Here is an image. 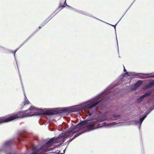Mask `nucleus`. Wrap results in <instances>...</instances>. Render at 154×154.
Masks as SVG:
<instances>
[{
	"label": "nucleus",
	"mask_w": 154,
	"mask_h": 154,
	"mask_svg": "<svg viewBox=\"0 0 154 154\" xmlns=\"http://www.w3.org/2000/svg\"><path fill=\"white\" fill-rule=\"evenodd\" d=\"M111 90H104L92 98V104L99 106L101 108L105 110L103 113L97 112L93 116L88 117L85 120H80L77 124L72 125L66 131L69 137L72 136L76 133L78 131L76 129H80V127L85 125L86 128L85 132H89L92 130L102 128H111L113 127L116 125L115 122L107 123H103L100 126V123L105 121L116 120L120 119L124 116L126 110L128 109L127 105H121L119 106L111 105L109 107L107 105L113 100H116L120 96L125 94V91L121 90L119 92L116 93L111 91Z\"/></svg>",
	"instance_id": "1"
},
{
	"label": "nucleus",
	"mask_w": 154,
	"mask_h": 154,
	"mask_svg": "<svg viewBox=\"0 0 154 154\" xmlns=\"http://www.w3.org/2000/svg\"><path fill=\"white\" fill-rule=\"evenodd\" d=\"M92 98L79 104L68 107L53 108H38L31 106L27 110L19 111L15 113L9 114L5 117V123L8 122L16 119H22L33 116L46 115L48 116L53 115H60L63 113H69L73 112H78L84 110L85 109H90L89 112L91 114H94L96 111L93 109L98 103L92 104Z\"/></svg>",
	"instance_id": "2"
},
{
	"label": "nucleus",
	"mask_w": 154,
	"mask_h": 154,
	"mask_svg": "<svg viewBox=\"0 0 154 154\" xmlns=\"http://www.w3.org/2000/svg\"><path fill=\"white\" fill-rule=\"evenodd\" d=\"M29 136L30 133L26 130L18 131L14 138L7 140L2 143V146L0 147V154L4 153H5V154H29V146L26 145V151L24 153H20L13 152L12 150V146L13 145H17L18 143H20L22 141H25L23 144H26L27 142L29 143ZM35 149H34L30 152V154H35Z\"/></svg>",
	"instance_id": "3"
},
{
	"label": "nucleus",
	"mask_w": 154,
	"mask_h": 154,
	"mask_svg": "<svg viewBox=\"0 0 154 154\" xmlns=\"http://www.w3.org/2000/svg\"><path fill=\"white\" fill-rule=\"evenodd\" d=\"M123 71L124 73L121 75L119 78H118L117 80L114 82L109 86H108L104 90V92L106 91L111 90V91L118 93L119 92V91L121 90H123L125 91V90L122 87L121 89H117V86L120 85H126L129 83V84L131 82V79L127 78L125 75L127 76L131 77L132 78H137L141 79H143L144 77L141 75L142 73H136L135 72H128L125 69V66H123Z\"/></svg>",
	"instance_id": "4"
},
{
	"label": "nucleus",
	"mask_w": 154,
	"mask_h": 154,
	"mask_svg": "<svg viewBox=\"0 0 154 154\" xmlns=\"http://www.w3.org/2000/svg\"><path fill=\"white\" fill-rule=\"evenodd\" d=\"M146 117V116L144 117L142 115L140 116L138 119L134 120V122L136 125H142V123Z\"/></svg>",
	"instance_id": "5"
},
{
	"label": "nucleus",
	"mask_w": 154,
	"mask_h": 154,
	"mask_svg": "<svg viewBox=\"0 0 154 154\" xmlns=\"http://www.w3.org/2000/svg\"><path fill=\"white\" fill-rule=\"evenodd\" d=\"M20 80L21 81V83L22 87L23 89V90H24V87H23V82H22V79H21V76L20 75ZM23 91H24V105H25L26 104H29V103H30V102L28 100L27 98L25 92V91H24V90H23Z\"/></svg>",
	"instance_id": "6"
},
{
	"label": "nucleus",
	"mask_w": 154,
	"mask_h": 154,
	"mask_svg": "<svg viewBox=\"0 0 154 154\" xmlns=\"http://www.w3.org/2000/svg\"><path fill=\"white\" fill-rule=\"evenodd\" d=\"M141 75H142L144 77V78L143 79L149 78H152L154 79V72L148 73H142Z\"/></svg>",
	"instance_id": "7"
},
{
	"label": "nucleus",
	"mask_w": 154,
	"mask_h": 154,
	"mask_svg": "<svg viewBox=\"0 0 154 154\" xmlns=\"http://www.w3.org/2000/svg\"><path fill=\"white\" fill-rule=\"evenodd\" d=\"M65 1V0H60V2H59V5L58 6V8H61V9H60L59 11H58L57 13H58L62 9L65 8V6L63 5V2Z\"/></svg>",
	"instance_id": "8"
},
{
	"label": "nucleus",
	"mask_w": 154,
	"mask_h": 154,
	"mask_svg": "<svg viewBox=\"0 0 154 154\" xmlns=\"http://www.w3.org/2000/svg\"><path fill=\"white\" fill-rule=\"evenodd\" d=\"M81 134H77L75 135L73 137H72L71 139H70L69 140H68L67 141V142L68 143V144L71 141H72L73 140H74L75 138H76L78 136H79Z\"/></svg>",
	"instance_id": "9"
},
{
	"label": "nucleus",
	"mask_w": 154,
	"mask_h": 154,
	"mask_svg": "<svg viewBox=\"0 0 154 154\" xmlns=\"http://www.w3.org/2000/svg\"><path fill=\"white\" fill-rule=\"evenodd\" d=\"M52 16L51 15L48 18H47L43 22V23L41 24V25L42 26H44L46 23H47L51 19H51L48 20V19L49 18L52 17Z\"/></svg>",
	"instance_id": "10"
},
{
	"label": "nucleus",
	"mask_w": 154,
	"mask_h": 154,
	"mask_svg": "<svg viewBox=\"0 0 154 154\" xmlns=\"http://www.w3.org/2000/svg\"><path fill=\"white\" fill-rule=\"evenodd\" d=\"M154 109V107L153 108H152L151 109V110H150V109H149L146 112V113H145V114H144L143 115H142L144 117V116H146V117L147 116V115L149 114L151 112L152 110H153V109Z\"/></svg>",
	"instance_id": "11"
},
{
	"label": "nucleus",
	"mask_w": 154,
	"mask_h": 154,
	"mask_svg": "<svg viewBox=\"0 0 154 154\" xmlns=\"http://www.w3.org/2000/svg\"><path fill=\"white\" fill-rule=\"evenodd\" d=\"M152 81H154V82H150L148 83L147 85L148 87L151 88L154 85V80H153Z\"/></svg>",
	"instance_id": "12"
},
{
	"label": "nucleus",
	"mask_w": 154,
	"mask_h": 154,
	"mask_svg": "<svg viewBox=\"0 0 154 154\" xmlns=\"http://www.w3.org/2000/svg\"><path fill=\"white\" fill-rule=\"evenodd\" d=\"M146 97L144 95V94H143L141 95V96L137 100L140 101H141L142 100L143 98L145 97Z\"/></svg>",
	"instance_id": "13"
},
{
	"label": "nucleus",
	"mask_w": 154,
	"mask_h": 154,
	"mask_svg": "<svg viewBox=\"0 0 154 154\" xmlns=\"http://www.w3.org/2000/svg\"><path fill=\"white\" fill-rule=\"evenodd\" d=\"M136 89V87L135 86H132L130 87L129 89V92H131L135 91Z\"/></svg>",
	"instance_id": "14"
},
{
	"label": "nucleus",
	"mask_w": 154,
	"mask_h": 154,
	"mask_svg": "<svg viewBox=\"0 0 154 154\" xmlns=\"http://www.w3.org/2000/svg\"><path fill=\"white\" fill-rule=\"evenodd\" d=\"M122 19V18H120V19L117 22V23L115 25H112V24H110L109 23H107V24H109L111 26H113L114 29H115V32H116V25H117V24Z\"/></svg>",
	"instance_id": "15"
},
{
	"label": "nucleus",
	"mask_w": 154,
	"mask_h": 154,
	"mask_svg": "<svg viewBox=\"0 0 154 154\" xmlns=\"http://www.w3.org/2000/svg\"><path fill=\"white\" fill-rule=\"evenodd\" d=\"M142 83V81L141 80L138 81L135 84H134L135 85H140Z\"/></svg>",
	"instance_id": "16"
},
{
	"label": "nucleus",
	"mask_w": 154,
	"mask_h": 154,
	"mask_svg": "<svg viewBox=\"0 0 154 154\" xmlns=\"http://www.w3.org/2000/svg\"><path fill=\"white\" fill-rule=\"evenodd\" d=\"M20 47L18 48H17L14 51H13L12 50H10V51H11L12 52V53L14 54H16L17 51L19 49Z\"/></svg>",
	"instance_id": "17"
},
{
	"label": "nucleus",
	"mask_w": 154,
	"mask_h": 154,
	"mask_svg": "<svg viewBox=\"0 0 154 154\" xmlns=\"http://www.w3.org/2000/svg\"><path fill=\"white\" fill-rule=\"evenodd\" d=\"M151 92H148L144 94V95L146 97L150 96L151 95Z\"/></svg>",
	"instance_id": "18"
},
{
	"label": "nucleus",
	"mask_w": 154,
	"mask_h": 154,
	"mask_svg": "<svg viewBox=\"0 0 154 154\" xmlns=\"http://www.w3.org/2000/svg\"><path fill=\"white\" fill-rule=\"evenodd\" d=\"M60 8H58V7L56 9V10L51 14V15L52 16L53 15V14H54V13L56 12L58 10H59L60 9H61Z\"/></svg>",
	"instance_id": "19"
},
{
	"label": "nucleus",
	"mask_w": 154,
	"mask_h": 154,
	"mask_svg": "<svg viewBox=\"0 0 154 154\" xmlns=\"http://www.w3.org/2000/svg\"><path fill=\"white\" fill-rule=\"evenodd\" d=\"M68 8L69 9H70L71 10L74 11V10H75V8H73V7H71V6H70L69 5L68 6Z\"/></svg>",
	"instance_id": "20"
},
{
	"label": "nucleus",
	"mask_w": 154,
	"mask_h": 154,
	"mask_svg": "<svg viewBox=\"0 0 154 154\" xmlns=\"http://www.w3.org/2000/svg\"><path fill=\"white\" fill-rule=\"evenodd\" d=\"M63 5L65 6V7L66 6H68L69 5L67 4L66 2V0H65V1L64 2V4Z\"/></svg>",
	"instance_id": "21"
},
{
	"label": "nucleus",
	"mask_w": 154,
	"mask_h": 154,
	"mask_svg": "<svg viewBox=\"0 0 154 154\" xmlns=\"http://www.w3.org/2000/svg\"><path fill=\"white\" fill-rule=\"evenodd\" d=\"M80 11L81 10H79L77 9H76L75 8V10H74V11H75L76 12H77L78 13H80Z\"/></svg>",
	"instance_id": "22"
},
{
	"label": "nucleus",
	"mask_w": 154,
	"mask_h": 154,
	"mask_svg": "<svg viewBox=\"0 0 154 154\" xmlns=\"http://www.w3.org/2000/svg\"><path fill=\"white\" fill-rule=\"evenodd\" d=\"M15 54H14V57L15 59V60H16V63L17 64V67L18 68V66L17 61L16 59V58Z\"/></svg>",
	"instance_id": "23"
},
{
	"label": "nucleus",
	"mask_w": 154,
	"mask_h": 154,
	"mask_svg": "<svg viewBox=\"0 0 154 154\" xmlns=\"http://www.w3.org/2000/svg\"><path fill=\"white\" fill-rule=\"evenodd\" d=\"M86 15L92 17V18L94 17V16L91 14H86Z\"/></svg>",
	"instance_id": "24"
},
{
	"label": "nucleus",
	"mask_w": 154,
	"mask_h": 154,
	"mask_svg": "<svg viewBox=\"0 0 154 154\" xmlns=\"http://www.w3.org/2000/svg\"><path fill=\"white\" fill-rule=\"evenodd\" d=\"M39 30V29H37L33 32V33L35 34L37 32H38Z\"/></svg>",
	"instance_id": "25"
},
{
	"label": "nucleus",
	"mask_w": 154,
	"mask_h": 154,
	"mask_svg": "<svg viewBox=\"0 0 154 154\" xmlns=\"http://www.w3.org/2000/svg\"><path fill=\"white\" fill-rule=\"evenodd\" d=\"M25 43V42H24L23 43H22L20 46L19 47H20V48H21L22 46H23V45H24V44Z\"/></svg>",
	"instance_id": "26"
},
{
	"label": "nucleus",
	"mask_w": 154,
	"mask_h": 154,
	"mask_svg": "<svg viewBox=\"0 0 154 154\" xmlns=\"http://www.w3.org/2000/svg\"><path fill=\"white\" fill-rule=\"evenodd\" d=\"M134 2H133L131 4V5L129 6V8H128V9L126 11L125 13L131 7V6L132 5V4L134 3Z\"/></svg>",
	"instance_id": "27"
},
{
	"label": "nucleus",
	"mask_w": 154,
	"mask_h": 154,
	"mask_svg": "<svg viewBox=\"0 0 154 154\" xmlns=\"http://www.w3.org/2000/svg\"><path fill=\"white\" fill-rule=\"evenodd\" d=\"M80 13L81 14H83L84 15H86V14H84V13H83V12H82V11H80V13Z\"/></svg>",
	"instance_id": "28"
},
{
	"label": "nucleus",
	"mask_w": 154,
	"mask_h": 154,
	"mask_svg": "<svg viewBox=\"0 0 154 154\" xmlns=\"http://www.w3.org/2000/svg\"><path fill=\"white\" fill-rule=\"evenodd\" d=\"M93 18H95V19H96L97 20H100L101 21H102V22H103V21H102V20H100V19H98L97 18H96V17H95L94 16V17H93Z\"/></svg>",
	"instance_id": "29"
},
{
	"label": "nucleus",
	"mask_w": 154,
	"mask_h": 154,
	"mask_svg": "<svg viewBox=\"0 0 154 154\" xmlns=\"http://www.w3.org/2000/svg\"><path fill=\"white\" fill-rule=\"evenodd\" d=\"M30 38L29 37H28L25 41H24V42H25L26 43V42H27V41H28V40H29V38Z\"/></svg>",
	"instance_id": "30"
},
{
	"label": "nucleus",
	"mask_w": 154,
	"mask_h": 154,
	"mask_svg": "<svg viewBox=\"0 0 154 154\" xmlns=\"http://www.w3.org/2000/svg\"><path fill=\"white\" fill-rule=\"evenodd\" d=\"M141 125H138V128L139 129H140L141 128Z\"/></svg>",
	"instance_id": "31"
},
{
	"label": "nucleus",
	"mask_w": 154,
	"mask_h": 154,
	"mask_svg": "<svg viewBox=\"0 0 154 154\" xmlns=\"http://www.w3.org/2000/svg\"><path fill=\"white\" fill-rule=\"evenodd\" d=\"M116 40H117V45H118V41H117V38H116ZM118 53H119V49L118 45Z\"/></svg>",
	"instance_id": "32"
},
{
	"label": "nucleus",
	"mask_w": 154,
	"mask_h": 154,
	"mask_svg": "<svg viewBox=\"0 0 154 154\" xmlns=\"http://www.w3.org/2000/svg\"><path fill=\"white\" fill-rule=\"evenodd\" d=\"M34 33H33V32L29 37L30 38L32 37Z\"/></svg>",
	"instance_id": "33"
},
{
	"label": "nucleus",
	"mask_w": 154,
	"mask_h": 154,
	"mask_svg": "<svg viewBox=\"0 0 154 154\" xmlns=\"http://www.w3.org/2000/svg\"><path fill=\"white\" fill-rule=\"evenodd\" d=\"M66 147L63 151V153L64 154V153L65 152H66Z\"/></svg>",
	"instance_id": "34"
},
{
	"label": "nucleus",
	"mask_w": 154,
	"mask_h": 154,
	"mask_svg": "<svg viewBox=\"0 0 154 154\" xmlns=\"http://www.w3.org/2000/svg\"><path fill=\"white\" fill-rule=\"evenodd\" d=\"M41 26H41H41H39V27H38L39 29H40L41 28Z\"/></svg>",
	"instance_id": "35"
},
{
	"label": "nucleus",
	"mask_w": 154,
	"mask_h": 154,
	"mask_svg": "<svg viewBox=\"0 0 154 154\" xmlns=\"http://www.w3.org/2000/svg\"><path fill=\"white\" fill-rule=\"evenodd\" d=\"M152 107H153V108L154 107V102L153 103V104Z\"/></svg>",
	"instance_id": "36"
},
{
	"label": "nucleus",
	"mask_w": 154,
	"mask_h": 154,
	"mask_svg": "<svg viewBox=\"0 0 154 154\" xmlns=\"http://www.w3.org/2000/svg\"><path fill=\"white\" fill-rule=\"evenodd\" d=\"M57 12H58V11H57ZM57 13H57H57H56V14H55L54 15L53 17H51V18H52L53 17H54V16L56 14H57Z\"/></svg>",
	"instance_id": "37"
},
{
	"label": "nucleus",
	"mask_w": 154,
	"mask_h": 154,
	"mask_svg": "<svg viewBox=\"0 0 154 154\" xmlns=\"http://www.w3.org/2000/svg\"><path fill=\"white\" fill-rule=\"evenodd\" d=\"M57 12H58V11H57ZM57 13H57H57H56V14H55L54 15L53 17H51V18H52L53 17H54V16L56 14H57Z\"/></svg>",
	"instance_id": "38"
},
{
	"label": "nucleus",
	"mask_w": 154,
	"mask_h": 154,
	"mask_svg": "<svg viewBox=\"0 0 154 154\" xmlns=\"http://www.w3.org/2000/svg\"><path fill=\"white\" fill-rule=\"evenodd\" d=\"M10 50H9V53H11V52H11V51H10Z\"/></svg>",
	"instance_id": "39"
},
{
	"label": "nucleus",
	"mask_w": 154,
	"mask_h": 154,
	"mask_svg": "<svg viewBox=\"0 0 154 154\" xmlns=\"http://www.w3.org/2000/svg\"><path fill=\"white\" fill-rule=\"evenodd\" d=\"M125 15V14H124V15L122 16V17H121L122 18V17H123L124 15Z\"/></svg>",
	"instance_id": "40"
},
{
	"label": "nucleus",
	"mask_w": 154,
	"mask_h": 154,
	"mask_svg": "<svg viewBox=\"0 0 154 154\" xmlns=\"http://www.w3.org/2000/svg\"><path fill=\"white\" fill-rule=\"evenodd\" d=\"M135 0H134L133 2H134Z\"/></svg>",
	"instance_id": "41"
},
{
	"label": "nucleus",
	"mask_w": 154,
	"mask_h": 154,
	"mask_svg": "<svg viewBox=\"0 0 154 154\" xmlns=\"http://www.w3.org/2000/svg\"><path fill=\"white\" fill-rule=\"evenodd\" d=\"M61 154H64L63 153H61Z\"/></svg>",
	"instance_id": "42"
},
{
	"label": "nucleus",
	"mask_w": 154,
	"mask_h": 154,
	"mask_svg": "<svg viewBox=\"0 0 154 154\" xmlns=\"http://www.w3.org/2000/svg\"><path fill=\"white\" fill-rule=\"evenodd\" d=\"M119 57H120V56H119Z\"/></svg>",
	"instance_id": "43"
}]
</instances>
